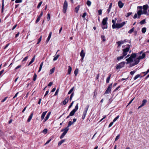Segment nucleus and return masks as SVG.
<instances>
[{
    "label": "nucleus",
    "instance_id": "1",
    "mask_svg": "<svg viewBox=\"0 0 149 149\" xmlns=\"http://www.w3.org/2000/svg\"><path fill=\"white\" fill-rule=\"evenodd\" d=\"M73 124V123L71 122V121H70L68 122V125L67 127L61 130V132L64 131L63 132L62 134V135L60 137V138L61 139H62L64 136L67 133L68 130H69V127H70L71 125H72Z\"/></svg>",
    "mask_w": 149,
    "mask_h": 149
},
{
    "label": "nucleus",
    "instance_id": "2",
    "mask_svg": "<svg viewBox=\"0 0 149 149\" xmlns=\"http://www.w3.org/2000/svg\"><path fill=\"white\" fill-rule=\"evenodd\" d=\"M107 20L108 18L107 17L104 18L103 19L102 21V27L103 29L107 28Z\"/></svg>",
    "mask_w": 149,
    "mask_h": 149
},
{
    "label": "nucleus",
    "instance_id": "3",
    "mask_svg": "<svg viewBox=\"0 0 149 149\" xmlns=\"http://www.w3.org/2000/svg\"><path fill=\"white\" fill-rule=\"evenodd\" d=\"M68 3L65 0L63 5V11L64 13H66L68 8Z\"/></svg>",
    "mask_w": 149,
    "mask_h": 149
},
{
    "label": "nucleus",
    "instance_id": "4",
    "mask_svg": "<svg viewBox=\"0 0 149 149\" xmlns=\"http://www.w3.org/2000/svg\"><path fill=\"white\" fill-rule=\"evenodd\" d=\"M89 105H87L84 109V110L83 111L82 116V118L83 120H84L86 116V114L87 112L88 111V109L89 108Z\"/></svg>",
    "mask_w": 149,
    "mask_h": 149
},
{
    "label": "nucleus",
    "instance_id": "5",
    "mask_svg": "<svg viewBox=\"0 0 149 149\" xmlns=\"http://www.w3.org/2000/svg\"><path fill=\"white\" fill-rule=\"evenodd\" d=\"M137 9H139V10L137 11V14L138 15V18H139L141 14H143L142 13V6H139L137 7Z\"/></svg>",
    "mask_w": 149,
    "mask_h": 149
},
{
    "label": "nucleus",
    "instance_id": "6",
    "mask_svg": "<svg viewBox=\"0 0 149 149\" xmlns=\"http://www.w3.org/2000/svg\"><path fill=\"white\" fill-rule=\"evenodd\" d=\"M125 24V22H124L120 24L117 23L115 26V29H119L122 27Z\"/></svg>",
    "mask_w": 149,
    "mask_h": 149
},
{
    "label": "nucleus",
    "instance_id": "7",
    "mask_svg": "<svg viewBox=\"0 0 149 149\" xmlns=\"http://www.w3.org/2000/svg\"><path fill=\"white\" fill-rule=\"evenodd\" d=\"M125 63L124 62H122L118 64L116 67L117 69H118L123 67L125 64Z\"/></svg>",
    "mask_w": 149,
    "mask_h": 149
},
{
    "label": "nucleus",
    "instance_id": "8",
    "mask_svg": "<svg viewBox=\"0 0 149 149\" xmlns=\"http://www.w3.org/2000/svg\"><path fill=\"white\" fill-rule=\"evenodd\" d=\"M112 84H110L106 91L104 94H108L110 93L112 86Z\"/></svg>",
    "mask_w": 149,
    "mask_h": 149
},
{
    "label": "nucleus",
    "instance_id": "9",
    "mask_svg": "<svg viewBox=\"0 0 149 149\" xmlns=\"http://www.w3.org/2000/svg\"><path fill=\"white\" fill-rule=\"evenodd\" d=\"M148 8V6L147 5H144L143 6V10H142V13L143 14H146L147 13V10Z\"/></svg>",
    "mask_w": 149,
    "mask_h": 149
},
{
    "label": "nucleus",
    "instance_id": "10",
    "mask_svg": "<svg viewBox=\"0 0 149 149\" xmlns=\"http://www.w3.org/2000/svg\"><path fill=\"white\" fill-rule=\"evenodd\" d=\"M129 50V48H126L125 49H123V53L122 54L124 56H126Z\"/></svg>",
    "mask_w": 149,
    "mask_h": 149
},
{
    "label": "nucleus",
    "instance_id": "11",
    "mask_svg": "<svg viewBox=\"0 0 149 149\" xmlns=\"http://www.w3.org/2000/svg\"><path fill=\"white\" fill-rule=\"evenodd\" d=\"M147 102V100H146L144 99L143 100L142 102V104L140 106L138 107V109H139L140 108L146 105Z\"/></svg>",
    "mask_w": 149,
    "mask_h": 149
},
{
    "label": "nucleus",
    "instance_id": "12",
    "mask_svg": "<svg viewBox=\"0 0 149 149\" xmlns=\"http://www.w3.org/2000/svg\"><path fill=\"white\" fill-rule=\"evenodd\" d=\"M140 59H139V58L138 57L137 58L134 60V63L132 64V66H134L137 64H138L139 62V60Z\"/></svg>",
    "mask_w": 149,
    "mask_h": 149
},
{
    "label": "nucleus",
    "instance_id": "13",
    "mask_svg": "<svg viewBox=\"0 0 149 149\" xmlns=\"http://www.w3.org/2000/svg\"><path fill=\"white\" fill-rule=\"evenodd\" d=\"M118 5L120 8H122L124 6V3H123L121 1H119L118 2Z\"/></svg>",
    "mask_w": 149,
    "mask_h": 149
},
{
    "label": "nucleus",
    "instance_id": "14",
    "mask_svg": "<svg viewBox=\"0 0 149 149\" xmlns=\"http://www.w3.org/2000/svg\"><path fill=\"white\" fill-rule=\"evenodd\" d=\"M126 60L127 61V64L132 62L133 61V59L130 57L126 59Z\"/></svg>",
    "mask_w": 149,
    "mask_h": 149
},
{
    "label": "nucleus",
    "instance_id": "15",
    "mask_svg": "<svg viewBox=\"0 0 149 149\" xmlns=\"http://www.w3.org/2000/svg\"><path fill=\"white\" fill-rule=\"evenodd\" d=\"M52 34V32H50L49 33V35L48 36V37L47 38V39L46 41V42H45L47 44L48 42L49 41V40L51 38Z\"/></svg>",
    "mask_w": 149,
    "mask_h": 149
},
{
    "label": "nucleus",
    "instance_id": "16",
    "mask_svg": "<svg viewBox=\"0 0 149 149\" xmlns=\"http://www.w3.org/2000/svg\"><path fill=\"white\" fill-rule=\"evenodd\" d=\"M116 20H117L116 18H115V19H113L112 20V22L113 23V24L112 26V28L113 29H115V26L116 25V24H115V23H116Z\"/></svg>",
    "mask_w": 149,
    "mask_h": 149
},
{
    "label": "nucleus",
    "instance_id": "17",
    "mask_svg": "<svg viewBox=\"0 0 149 149\" xmlns=\"http://www.w3.org/2000/svg\"><path fill=\"white\" fill-rule=\"evenodd\" d=\"M51 114V112H49L47 115L46 116L45 118L44 119V122H45L49 118V116Z\"/></svg>",
    "mask_w": 149,
    "mask_h": 149
},
{
    "label": "nucleus",
    "instance_id": "18",
    "mask_svg": "<svg viewBox=\"0 0 149 149\" xmlns=\"http://www.w3.org/2000/svg\"><path fill=\"white\" fill-rule=\"evenodd\" d=\"M85 53L84 52L83 50H82L80 52V55L81 56L82 58H84L85 56Z\"/></svg>",
    "mask_w": 149,
    "mask_h": 149
},
{
    "label": "nucleus",
    "instance_id": "19",
    "mask_svg": "<svg viewBox=\"0 0 149 149\" xmlns=\"http://www.w3.org/2000/svg\"><path fill=\"white\" fill-rule=\"evenodd\" d=\"M47 111L44 112L42 114L41 116V120H43L44 118V117L47 113Z\"/></svg>",
    "mask_w": 149,
    "mask_h": 149
},
{
    "label": "nucleus",
    "instance_id": "20",
    "mask_svg": "<svg viewBox=\"0 0 149 149\" xmlns=\"http://www.w3.org/2000/svg\"><path fill=\"white\" fill-rule=\"evenodd\" d=\"M33 113H31V115L29 116V117L27 120V121L28 122H29L30 121V120H31V119L32 118L33 116Z\"/></svg>",
    "mask_w": 149,
    "mask_h": 149
},
{
    "label": "nucleus",
    "instance_id": "21",
    "mask_svg": "<svg viewBox=\"0 0 149 149\" xmlns=\"http://www.w3.org/2000/svg\"><path fill=\"white\" fill-rule=\"evenodd\" d=\"M68 74H69L71 73L72 68L70 66L68 67Z\"/></svg>",
    "mask_w": 149,
    "mask_h": 149
},
{
    "label": "nucleus",
    "instance_id": "22",
    "mask_svg": "<svg viewBox=\"0 0 149 149\" xmlns=\"http://www.w3.org/2000/svg\"><path fill=\"white\" fill-rule=\"evenodd\" d=\"M68 101V98L65 99L64 100L63 102L62 103H63V105H65L66 104Z\"/></svg>",
    "mask_w": 149,
    "mask_h": 149
},
{
    "label": "nucleus",
    "instance_id": "23",
    "mask_svg": "<svg viewBox=\"0 0 149 149\" xmlns=\"http://www.w3.org/2000/svg\"><path fill=\"white\" fill-rule=\"evenodd\" d=\"M112 6V3H110V5L109 6V7L108 9L107 10V12L108 13H109L111 9V8Z\"/></svg>",
    "mask_w": 149,
    "mask_h": 149
},
{
    "label": "nucleus",
    "instance_id": "24",
    "mask_svg": "<svg viewBox=\"0 0 149 149\" xmlns=\"http://www.w3.org/2000/svg\"><path fill=\"white\" fill-rule=\"evenodd\" d=\"M146 54L144 53H143L142 54V56H139V59H142L145 56Z\"/></svg>",
    "mask_w": 149,
    "mask_h": 149
},
{
    "label": "nucleus",
    "instance_id": "25",
    "mask_svg": "<svg viewBox=\"0 0 149 149\" xmlns=\"http://www.w3.org/2000/svg\"><path fill=\"white\" fill-rule=\"evenodd\" d=\"M76 111H74L73 110L69 114V116H73L74 114V113Z\"/></svg>",
    "mask_w": 149,
    "mask_h": 149
},
{
    "label": "nucleus",
    "instance_id": "26",
    "mask_svg": "<svg viewBox=\"0 0 149 149\" xmlns=\"http://www.w3.org/2000/svg\"><path fill=\"white\" fill-rule=\"evenodd\" d=\"M79 8H80V6H77L75 8V11L77 13L78 12V10H79Z\"/></svg>",
    "mask_w": 149,
    "mask_h": 149
},
{
    "label": "nucleus",
    "instance_id": "27",
    "mask_svg": "<svg viewBox=\"0 0 149 149\" xmlns=\"http://www.w3.org/2000/svg\"><path fill=\"white\" fill-rule=\"evenodd\" d=\"M43 62H42L41 63V64H40V65L39 70L38 71V72H39L41 71V70L42 66H43Z\"/></svg>",
    "mask_w": 149,
    "mask_h": 149
},
{
    "label": "nucleus",
    "instance_id": "28",
    "mask_svg": "<svg viewBox=\"0 0 149 149\" xmlns=\"http://www.w3.org/2000/svg\"><path fill=\"white\" fill-rule=\"evenodd\" d=\"M65 141V139H63L62 140H61V141H60L58 143V146H60L61 145V144L63 143Z\"/></svg>",
    "mask_w": 149,
    "mask_h": 149
},
{
    "label": "nucleus",
    "instance_id": "29",
    "mask_svg": "<svg viewBox=\"0 0 149 149\" xmlns=\"http://www.w3.org/2000/svg\"><path fill=\"white\" fill-rule=\"evenodd\" d=\"M78 103H77L75 106V108L73 110L75 111H76L78 109Z\"/></svg>",
    "mask_w": 149,
    "mask_h": 149
},
{
    "label": "nucleus",
    "instance_id": "30",
    "mask_svg": "<svg viewBox=\"0 0 149 149\" xmlns=\"http://www.w3.org/2000/svg\"><path fill=\"white\" fill-rule=\"evenodd\" d=\"M136 56V54L135 53H132L130 57L132 59L135 58Z\"/></svg>",
    "mask_w": 149,
    "mask_h": 149
},
{
    "label": "nucleus",
    "instance_id": "31",
    "mask_svg": "<svg viewBox=\"0 0 149 149\" xmlns=\"http://www.w3.org/2000/svg\"><path fill=\"white\" fill-rule=\"evenodd\" d=\"M125 56H124L123 55L121 56L118 57L117 58V60L118 61H120L121 59H122Z\"/></svg>",
    "mask_w": 149,
    "mask_h": 149
},
{
    "label": "nucleus",
    "instance_id": "32",
    "mask_svg": "<svg viewBox=\"0 0 149 149\" xmlns=\"http://www.w3.org/2000/svg\"><path fill=\"white\" fill-rule=\"evenodd\" d=\"M55 70V68H54L51 69L50 70L49 74H51L53 73L54 71Z\"/></svg>",
    "mask_w": 149,
    "mask_h": 149
},
{
    "label": "nucleus",
    "instance_id": "33",
    "mask_svg": "<svg viewBox=\"0 0 149 149\" xmlns=\"http://www.w3.org/2000/svg\"><path fill=\"white\" fill-rule=\"evenodd\" d=\"M111 77V74H110L108 77L106 79V82L107 83H109V80Z\"/></svg>",
    "mask_w": 149,
    "mask_h": 149
},
{
    "label": "nucleus",
    "instance_id": "34",
    "mask_svg": "<svg viewBox=\"0 0 149 149\" xmlns=\"http://www.w3.org/2000/svg\"><path fill=\"white\" fill-rule=\"evenodd\" d=\"M79 70L78 69L76 68L75 69L74 71V74H75V76H76L78 74V72Z\"/></svg>",
    "mask_w": 149,
    "mask_h": 149
},
{
    "label": "nucleus",
    "instance_id": "35",
    "mask_svg": "<svg viewBox=\"0 0 149 149\" xmlns=\"http://www.w3.org/2000/svg\"><path fill=\"white\" fill-rule=\"evenodd\" d=\"M60 55L59 54H58L55 57L53 58V61H55L58 58L59 56Z\"/></svg>",
    "mask_w": 149,
    "mask_h": 149
},
{
    "label": "nucleus",
    "instance_id": "36",
    "mask_svg": "<svg viewBox=\"0 0 149 149\" xmlns=\"http://www.w3.org/2000/svg\"><path fill=\"white\" fill-rule=\"evenodd\" d=\"M37 75L36 74V73H35L34 74V75L33 77V81H35L36 80V78H37Z\"/></svg>",
    "mask_w": 149,
    "mask_h": 149
},
{
    "label": "nucleus",
    "instance_id": "37",
    "mask_svg": "<svg viewBox=\"0 0 149 149\" xmlns=\"http://www.w3.org/2000/svg\"><path fill=\"white\" fill-rule=\"evenodd\" d=\"M74 88V87H73L68 92V94H70L73 91Z\"/></svg>",
    "mask_w": 149,
    "mask_h": 149
},
{
    "label": "nucleus",
    "instance_id": "38",
    "mask_svg": "<svg viewBox=\"0 0 149 149\" xmlns=\"http://www.w3.org/2000/svg\"><path fill=\"white\" fill-rule=\"evenodd\" d=\"M91 3L90 1L89 0H88L87 1L86 4L88 6H91Z\"/></svg>",
    "mask_w": 149,
    "mask_h": 149
},
{
    "label": "nucleus",
    "instance_id": "39",
    "mask_svg": "<svg viewBox=\"0 0 149 149\" xmlns=\"http://www.w3.org/2000/svg\"><path fill=\"white\" fill-rule=\"evenodd\" d=\"M146 28L143 27L141 31L143 33H144L146 32Z\"/></svg>",
    "mask_w": 149,
    "mask_h": 149
},
{
    "label": "nucleus",
    "instance_id": "40",
    "mask_svg": "<svg viewBox=\"0 0 149 149\" xmlns=\"http://www.w3.org/2000/svg\"><path fill=\"white\" fill-rule=\"evenodd\" d=\"M140 77V74H137L135 76V77H134V80H135Z\"/></svg>",
    "mask_w": 149,
    "mask_h": 149
},
{
    "label": "nucleus",
    "instance_id": "41",
    "mask_svg": "<svg viewBox=\"0 0 149 149\" xmlns=\"http://www.w3.org/2000/svg\"><path fill=\"white\" fill-rule=\"evenodd\" d=\"M50 15L48 13L47 14V21H49L50 20Z\"/></svg>",
    "mask_w": 149,
    "mask_h": 149
},
{
    "label": "nucleus",
    "instance_id": "42",
    "mask_svg": "<svg viewBox=\"0 0 149 149\" xmlns=\"http://www.w3.org/2000/svg\"><path fill=\"white\" fill-rule=\"evenodd\" d=\"M148 72H149V69H148L146 72L141 73V74H144V75H146Z\"/></svg>",
    "mask_w": 149,
    "mask_h": 149
},
{
    "label": "nucleus",
    "instance_id": "43",
    "mask_svg": "<svg viewBox=\"0 0 149 149\" xmlns=\"http://www.w3.org/2000/svg\"><path fill=\"white\" fill-rule=\"evenodd\" d=\"M134 27L132 28L130 30L128 31V33H132V32H133V31H134Z\"/></svg>",
    "mask_w": 149,
    "mask_h": 149
},
{
    "label": "nucleus",
    "instance_id": "44",
    "mask_svg": "<svg viewBox=\"0 0 149 149\" xmlns=\"http://www.w3.org/2000/svg\"><path fill=\"white\" fill-rule=\"evenodd\" d=\"M42 3V1H41L39 3L37 7V8H39L40 7Z\"/></svg>",
    "mask_w": 149,
    "mask_h": 149
},
{
    "label": "nucleus",
    "instance_id": "45",
    "mask_svg": "<svg viewBox=\"0 0 149 149\" xmlns=\"http://www.w3.org/2000/svg\"><path fill=\"white\" fill-rule=\"evenodd\" d=\"M145 23V19H144L142 20L140 22V23L141 24H144Z\"/></svg>",
    "mask_w": 149,
    "mask_h": 149
},
{
    "label": "nucleus",
    "instance_id": "46",
    "mask_svg": "<svg viewBox=\"0 0 149 149\" xmlns=\"http://www.w3.org/2000/svg\"><path fill=\"white\" fill-rule=\"evenodd\" d=\"M119 115L118 116L116 117L113 120V122H115L119 118Z\"/></svg>",
    "mask_w": 149,
    "mask_h": 149
},
{
    "label": "nucleus",
    "instance_id": "47",
    "mask_svg": "<svg viewBox=\"0 0 149 149\" xmlns=\"http://www.w3.org/2000/svg\"><path fill=\"white\" fill-rule=\"evenodd\" d=\"M42 38V36H41L40 37V38L38 39L37 44H38L41 41V40Z\"/></svg>",
    "mask_w": 149,
    "mask_h": 149
},
{
    "label": "nucleus",
    "instance_id": "48",
    "mask_svg": "<svg viewBox=\"0 0 149 149\" xmlns=\"http://www.w3.org/2000/svg\"><path fill=\"white\" fill-rule=\"evenodd\" d=\"M101 38L102 39L103 41H106L105 37L104 36H102Z\"/></svg>",
    "mask_w": 149,
    "mask_h": 149
},
{
    "label": "nucleus",
    "instance_id": "49",
    "mask_svg": "<svg viewBox=\"0 0 149 149\" xmlns=\"http://www.w3.org/2000/svg\"><path fill=\"white\" fill-rule=\"evenodd\" d=\"M47 132V129H45L44 130L42 131V132L45 133L46 134Z\"/></svg>",
    "mask_w": 149,
    "mask_h": 149
},
{
    "label": "nucleus",
    "instance_id": "50",
    "mask_svg": "<svg viewBox=\"0 0 149 149\" xmlns=\"http://www.w3.org/2000/svg\"><path fill=\"white\" fill-rule=\"evenodd\" d=\"M98 13L99 15H100L102 14V10L101 9H100L98 11Z\"/></svg>",
    "mask_w": 149,
    "mask_h": 149
},
{
    "label": "nucleus",
    "instance_id": "51",
    "mask_svg": "<svg viewBox=\"0 0 149 149\" xmlns=\"http://www.w3.org/2000/svg\"><path fill=\"white\" fill-rule=\"evenodd\" d=\"M74 95V93H72L70 95V100H71L72 98V97H73Z\"/></svg>",
    "mask_w": 149,
    "mask_h": 149
},
{
    "label": "nucleus",
    "instance_id": "52",
    "mask_svg": "<svg viewBox=\"0 0 149 149\" xmlns=\"http://www.w3.org/2000/svg\"><path fill=\"white\" fill-rule=\"evenodd\" d=\"M4 0H3L2 1V11H3V8H4Z\"/></svg>",
    "mask_w": 149,
    "mask_h": 149
},
{
    "label": "nucleus",
    "instance_id": "53",
    "mask_svg": "<svg viewBox=\"0 0 149 149\" xmlns=\"http://www.w3.org/2000/svg\"><path fill=\"white\" fill-rule=\"evenodd\" d=\"M74 101H72V102L70 104V106L68 107L69 109L70 108H71V107L72 106L73 104L74 103Z\"/></svg>",
    "mask_w": 149,
    "mask_h": 149
},
{
    "label": "nucleus",
    "instance_id": "54",
    "mask_svg": "<svg viewBox=\"0 0 149 149\" xmlns=\"http://www.w3.org/2000/svg\"><path fill=\"white\" fill-rule=\"evenodd\" d=\"M59 89H57L56 90V91L55 94L54 95L56 96L58 95V92L59 91Z\"/></svg>",
    "mask_w": 149,
    "mask_h": 149
},
{
    "label": "nucleus",
    "instance_id": "55",
    "mask_svg": "<svg viewBox=\"0 0 149 149\" xmlns=\"http://www.w3.org/2000/svg\"><path fill=\"white\" fill-rule=\"evenodd\" d=\"M40 17H38L37 18V19H36V23H37L40 20Z\"/></svg>",
    "mask_w": 149,
    "mask_h": 149
},
{
    "label": "nucleus",
    "instance_id": "56",
    "mask_svg": "<svg viewBox=\"0 0 149 149\" xmlns=\"http://www.w3.org/2000/svg\"><path fill=\"white\" fill-rule=\"evenodd\" d=\"M120 135L119 134V135H118L116 136L115 139V141H116L117 140H118L119 139V137H120Z\"/></svg>",
    "mask_w": 149,
    "mask_h": 149
},
{
    "label": "nucleus",
    "instance_id": "57",
    "mask_svg": "<svg viewBox=\"0 0 149 149\" xmlns=\"http://www.w3.org/2000/svg\"><path fill=\"white\" fill-rule=\"evenodd\" d=\"M22 2V0H16L15 2L16 3H21Z\"/></svg>",
    "mask_w": 149,
    "mask_h": 149
},
{
    "label": "nucleus",
    "instance_id": "58",
    "mask_svg": "<svg viewBox=\"0 0 149 149\" xmlns=\"http://www.w3.org/2000/svg\"><path fill=\"white\" fill-rule=\"evenodd\" d=\"M116 43L118 44V47H120V45H121L120 44V41H118L116 42Z\"/></svg>",
    "mask_w": 149,
    "mask_h": 149
},
{
    "label": "nucleus",
    "instance_id": "59",
    "mask_svg": "<svg viewBox=\"0 0 149 149\" xmlns=\"http://www.w3.org/2000/svg\"><path fill=\"white\" fill-rule=\"evenodd\" d=\"M22 66L21 65H18L17 67H16V68H15V70H16L20 68Z\"/></svg>",
    "mask_w": 149,
    "mask_h": 149
},
{
    "label": "nucleus",
    "instance_id": "60",
    "mask_svg": "<svg viewBox=\"0 0 149 149\" xmlns=\"http://www.w3.org/2000/svg\"><path fill=\"white\" fill-rule=\"evenodd\" d=\"M135 72L136 71L134 70L131 71L130 72V74L132 75H133L135 73Z\"/></svg>",
    "mask_w": 149,
    "mask_h": 149
},
{
    "label": "nucleus",
    "instance_id": "61",
    "mask_svg": "<svg viewBox=\"0 0 149 149\" xmlns=\"http://www.w3.org/2000/svg\"><path fill=\"white\" fill-rule=\"evenodd\" d=\"M87 15V13L86 12H85L82 15V17L83 18H84Z\"/></svg>",
    "mask_w": 149,
    "mask_h": 149
},
{
    "label": "nucleus",
    "instance_id": "62",
    "mask_svg": "<svg viewBox=\"0 0 149 149\" xmlns=\"http://www.w3.org/2000/svg\"><path fill=\"white\" fill-rule=\"evenodd\" d=\"M113 123L114 122L113 121L112 122H111L109 125V127H111L113 125Z\"/></svg>",
    "mask_w": 149,
    "mask_h": 149
},
{
    "label": "nucleus",
    "instance_id": "63",
    "mask_svg": "<svg viewBox=\"0 0 149 149\" xmlns=\"http://www.w3.org/2000/svg\"><path fill=\"white\" fill-rule=\"evenodd\" d=\"M35 56H34L32 58V59L31 60V61L32 62H33V61H34L35 60Z\"/></svg>",
    "mask_w": 149,
    "mask_h": 149
},
{
    "label": "nucleus",
    "instance_id": "64",
    "mask_svg": "<svg viewBox=\"0 0 149 149\" xmlns=\"http://www.w3.org/2000/svg\"><path fill=\"white\" fill-rule=\"evenodd\" d=\"M52 84H53V83L52 82H50L48 84V86H51L52 85Z\"/></svg>",
    "mask_w": 149,
    "mask_h": 149
}]
</instances>
